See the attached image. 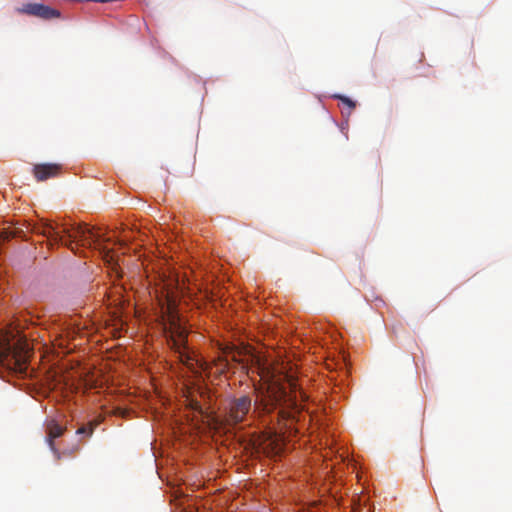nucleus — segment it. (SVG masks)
Instances as JSON below:
<instances>
[{
	"label": "nucleus",
	"mask_w": 512,
	"mask_h": 512,
	"mask_svg": "<svg viewBox=\"0 0 512 512\" xmlns=\"http://www.w3.org/2000/svg\"><path fill=\"white\" fill-rule=\"evenodd\" d=\"M31 232L45 236L50 245L62 244L74 250L73 244L81 242L83 246H91L101 240L102 234L92 228L83 225L66 226L53 225L45 222L41 224H31Z\"/></svg>",
	"instance_id": "f257e3e1"
},
{
	"label": "nucleus",
	"mask_w": 512,
	"mask_h": 512,
	"mask_svg": "<svg viewBox=\"0 0 512 512\" xmlns=\"http://www.w3.org/2000/svg\"><path fill=\"white\" fill-rule=\"evenodd\" d=\"M176 305V296L167 292L165 304H162L161 307L166 317L164 332L170 347L179 353L183 363L188 364V361L191 360V357L186 353L188 331L176 312Z\"/></svg>",
	"instance_id": "f03ea898"
},
{
	"label": "nucleus",
	"mask_w": 512,
	"mask_h": 512,
	"mask_svg": "<svg viewBox=\"0 0 512 512\" xmlns=\"http://www.w3.org/2000/svg\"><path fill=\"white\" fill-rule=\"evenodd\" d=\"M288 386L290 389L291 394H288L286 391V388L280 387L277 392H271V404L261 400V401H255L254 404V411L261 413H268L270 412L276 405L281 404L283 401L287 405H296L297 401V383L292 377H288L287 379Z\"/></svg>",
	"instance_id": "7ed1b4c3"
},
{
	"label": "nucleus",
	"mask_w": 512,
	"mask_h": 512,
	"mask_svg": "<svg viewBox=\"0 0 512 512\" xmlns=\"http://www.w3.org/2000/svg\"><path fill=\"white\" fill-rule=\"evenodd\" d=\"M252 408V399L248 395H242L229 401L225 408V424L235 426L243 422Z\"/></svg>",
	"instance_id": "20e7f679"
},
{
	"label": "nucleus",
	"mask_w": 512,
	"mask_h": 512,
	"mask_svg": "<svg viewBox=\"0 0 512 512\" xmlns=\"http://www.w3.org/2000/svg\"><path fill=\"white\" fill-rule=\"evenodd\" d=\"M29 352L27 343H24L21 347L10 344L5 347L6 356L11 357L10 361L12 363L10 365H13V369L20 374L26 373Z\"/></svg>",
	"instance_id": "39448f33"
},
{
	"label": "nucleus",
	"mask_w": 512,
	"mask_h": 512,
	"mask_svg": "<svg viewBox=\"0 0 512 512\" xmlns=\"http://www.w3.org/2000/svg\"><path fill=\"white\" fill-rule=\"evenodd\" d=\"M17 11L21 14L34 16L42 20H51L61 16L59 10L41 3H27L21 8H18Z\"/></svg>",
	"instance_id": "423d86ee"
},
{
	"label": "nucleus",
	"mask_w": 512,
	"mask_h": 512,
	"mask_svg": "<svg viewBox=\"0 0 512 512\" xmlns=\"http://www.w3.org/2000/svg\"><path fill=\"white\" fill-rule=\"evenodd\" d=\"M61 170V166L55 163L36 164L33 168V174L37 181H45L56 177Z\"/></svg>",
	"instance_id": "0eeeda50"
},
{
	"label": "nucleus",
	"mask_w": 512,
	"mask_h": 512,
	"mask_svg": "<svg viewBox=\"0 0 512 512\" xmlns=\"http://www.w3.org/2000/svg\"><path fill=\"white\" fill-rule=\"evenodd\" d=\"M65 428L59 425L55 420H51L47 424V442L57 459H60V452L54 445V439L63 435Z\"/></svg>",
	"instance_id": "6e6552de"
},
{
	"label": "nucleus",
	"mask_w": 512,
	"mask_h": 512,
	"mask_svg": "<svg viewBox=\"0 0 512 512\" xmlns=\"http://www.w3.org/2000/svg\"><path fill=\"white\" fill-rule=\"evenodd\" d=\"M28 231H31V223L19 224L17 222L16 226L12 230L5 229L0 232V240L4 241L13 237H25Z\"/></svg>",
	"instance_id": "1a4fd4ad"
},
{
	"label": "nucleus",
	"mask_w": 512,
	"mask_h": 512,
	"mask_svg": "<svg viewBox=\"0 0 512 512\" xmlns=\"http://www.w3.org/2000/svg\"><path fill=\"white\" fill-rule=\"evenodd\" d=\"M239 355H240V352L235 351V350H231L229 353H227L225 358H220L218 360V363H217L218 370L220 372H224L225 370H227L229 368V359H228V357H230V359L232 361H234V362H240V359L238 358Z\"/></svg>",
	"instance_id": "9d476101"
},
{
	"label": "nucleus",
	"mask_w": 512,
	"mask_h": 512,
	"mask_svg": "<svg viewBox=\"0 0 512 512\" xmlns=\"http://www.w3.org/2000/svg\"><path fill=\"white\" fill-rule=\"evenodd\" d=\"M97 425H98V421L93 420V421L89 422L87 425H83L80 428H78L76 433L78 435H87L88 437H90V436H92Z\"/></svg>",
	"instance_id": "9b49d317"
},
{
	"label": "nucleus",
	"mask_w": 512,
	"mask_h": 512,
	"mask_svg": "<svg viewBox=\"0 0 512 512\" xmlns=\"http://www.w3.org/2000/svg\"><path fill=\"white\" fill-rule=\"evenodd\" d=\"M188 407H189L192 411H194V412H197V413H199V414H201V415H203V414H204V411H203V409H202V407H201L200 403H199L198 401L194 400V399H190V400H189Z\"/></svg>",
	"instance_id": "f8f14e48"
},
{
	"label": "nucleus",
	"mask_w": 512,
	"mask_h": 512,
	"mask_svg": "<svg viewBox=\"0 0 512 512\" xmlns=\"http://www.w3.org/2000/svg\"><path fill=\"white\" fill-rule=\"evenodd\" d=\"M336 98L340 99L341 102L346 105L349 109V112H351L354 108H355V102L352 101L350 98L348 97H345V96H340V95H337L335 96Z\"/></svg>",
	"instance_id": "ddd939ff"
},
{
	"label": "nucleus",
	"mask_w": 512,
	"mask_h": 512,
	"mask_svg": "<svg viewBox=\"0 0 512 512\" xmlns=\"http://www.w3.org/2000/svg\"><path fill=\"white\" fill-rule=\"evenodd\" d=\"M299 396L303 399L304 398V393L299 391Z\"/></svg>",
	"instance_id": "4468645a"
}]
</instances>
